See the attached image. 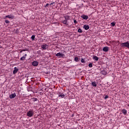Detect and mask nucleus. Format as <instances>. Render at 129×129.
<instances>
[{"instance_id":"1","label":"nucleus","mask_w":129,"mask_h":129,"mask_svg":"<svg viewBox=\"0 0 129 129\" xmlns=\"http://www.w3.org/2000/svg\"><path fill=\"white\" fill-rule=\"evenodd\" d=\"M120 45L122 48L126 47V48H127L128 49H129L128 41H126V42H124V43H121Z\"/></svg>"},{"instance_id":"2","label":"nucleus","mask_w":129,"mask_h":129,"mask_svg":"<svg viewBox=\"0 0 129 129\" xmlns=\"http://www.w3.org/2000/svg\"><path fill=\"white\" fill-rule=\"evenodd\" d=\"M27 116H29V117H32V116H33V115H34V110H29V111H28L27 113Z\"/></svg>"},{"instance_id":"3","label":"nucleus","mask_w":129,"mask_h":129,"mask_svg":"<svg viewBox=\"0 0 129 129\" xmlns=\"http://www.w3.org/2000/svg\"><path fill=\"white\" fill-rule=\"evenodd\" d=\"M55 56H56V57H58V58H65V54L60 52L56 53Z\"/></svg>"},{"instance_id":"4","label":"nucleus","mask_w":129,"mask_h":129,"mask_svg":"<svg viewBox=\"0 0 129 129\" xmlns=\"http://www.w3.org/2000/svg\"><path fill=\"white\" fill-rule=\"evenodd\" d=\"M41 48L43 50H47V49H48V45L46 43H43V45H41Z\"/></svg>"},{"instance_id":"5","label":"nucleus","mask_w":129,"mask_h":129,"mask_svg":"<svg viewBox=\"0 0 129 129\" xmlns=\"http://www.w3.org/2000/svg\"><path fill=\"white\" fill-rule=\"evenodd\" d=\"M32 66H34V67H37V66H38V65H39V61H33L32 62Z\"/></svg>"},{"instance_id":"6","label":"nucleus","mask_w":129,"mask_h":129,"mask_svg":"<svg viewBox=\"0 0 129 129\" xmlns=\"http://www.w3.org/2000/svg\"><path fill=\"white\" fill-rule=\"evenodd\" d=\"M17 96V94H16V93H14L11 94L10 96L9 97L11 99H13V98H15Z\"/></svg>"},{"instance_id":"7","label":"nucleus","mask_w":129,"mask_h":129,"mask_svg":"<svg viewBox=\"0 0 129 129\" xmlns=\"http://www.w3.org/2000/svg\"><path fill=\"white\" fill-rule=\"evenodd\" d=\"M121 111H122V113H123L124 114V115H126V114L127 113V110H126V109H122L121 110Z\"/></svg>"},{"instance_id":"8","label":"nucleus","mask_w":129,"mask_h":129,"mask_svg":"<svg viewBox=\"0 0 129 129\" xmlns=\"http://www.w3.org/2000/svg\"><path fill=\"white\" fill-rule=\"evenodd\" d=\"M8 18V19H14L15 18V16H14V15H7L6 17H5V18Z\"/></svg>"},{"instance_id":"9","label":"nucleus","mask_w":129,"mask_h":129,"mask_svg":"<svg viewBox=\"0 0 129 129\" xmlns=\"http://www.w3.org/2000/svg\"><path fill=\"white\" fill-rule=\"evenodd\" d=\"M81 18H82V19H83L84 20H88V16L87 15H82L81 16Z\"/></svg>"},{"instance_id":"10","label":"nucleus","mask_w":129,"mask_h":129,"mask_svg":"<svg viewBox=\"0 0 129 129\" xmlns=\"http://www.w3.org/2000/svg\"><path fill=\"white\" fill-rule=\"evenodd\" d=\"M19 71V69H18L17 67L14 68V70L13 71V74H16V73H18V72Z\"/></svg>"},{"instance_id":"11","label":"nucleus","mask_w":129,"mask_h":129,"mask_svg":"<svg viewBox=\"0 0 129 129\" xmlns=\"http://www.w3.org/2000/svg\"><path fill=\"white\" fill-rule=\"evenodd\" d=\"M68 20V18H67V17H65V20L61 21L62 24H64V25H68V24L67 23Z\"/></svg>"},{"instance_id":"12","label":"nucleus","mask_w":129,"mask_h":129,"mask_svg":"<svg viewBox=\"0 0 129 129\" xmlns=\"http://www.w3.org/2000/svg\"><path fill=\"white\" fill-rule=\"evenodd\" d=\"M58 97H60V98H64L65 97L66 95L65 94L63 93H59Z\"/></svg>"},{"instance_id":"13","label":"nucleus","mask_w":129,"mask_h":129,"mask_svg":"<svg viewBox=\"0 0 129 129\" xmlns=\"http://www.w3.org/2000/svg\"><path fill=\"white\" fill-rule=\"evenodd\" d=\"M93 60H95V61H98L99 57H98L96 55H94L93 57Z\"/></svg>"},{"instance_id":"14","label":"nucleus","mask_w":129,"mask_h":129,"mask_svg":"<svg viewBox=\"0 0 129 129\" xmlns=\"http://www.w3.org/2000/svg\"><path fill=\"white\" fill-rule=\"evenodd\" d=\"M103 51L104 52H108V47L106 46V47H103Z\"/></svg>"},{"instance_id":"15","label":"nucleus","mask_w":129,"mask_h":129,"mask_svg":"<svg viewBox=\"0 0 129 129\" xmlns=\"http://www.w3.org/2000/svg\"><path fill=\"white\" fill-rule=\"evenodd\" d=\"M84 29H85L86 30H89V25H84Z\"/></svg>"},{"instance_id":"16","label":"nucleus","mask_w":129,"mask_h":129,"mask_svg":"<svg viewBox=\"0 0 129 129\" xmlns=\"http://www.w3.org/2000/svg\"><path fill=\"white\" fill-rule=\"evenodd\" d=\"M24 56H23V57H21V58H20L21 61H24V60H25V59H26V57H27V54H25Z\"/></svg>"},{"instance_id":"17","label":"nucleus","mask_w":129,"mask_h":129,"mask_svg":"<svg viewBox=\"0 0 129 129\" xmlns=\"http://www.w3.org/2000/svg\"><path fill=\"white\" fill-rule=\"evenodd\" d=\"M91 84L94 87H96V86H97V84H96V82H95V81L92 82Z\"/></svg>"},{"instance_id":"18","label":"nucleus","mask_w":129,"mask_h":129,"mask_svg":"<svg viewBox=\"0 0 129 129\" xmlns=\"http://www.w3.org/2000/svg\"><path fill=\"white\" fill-rule=\"evenodd\" d=\"M74 60L76 62H79V58L78 57H75Z\"/></svg>"},{"instance_id":"19","label":"nucleus","mask_w":129,"mask_h":129,"mask_svg":"<svg viewBox=\"0 0 129 129\" xmlns=\"http://www.w3.org/2000/svg\"><path fill=\"white\" fill-rule=\"evenodd\" d=\"M115 24H116V23L115 22H113L111 23V26L112 27H114L115 26Z\"/></svg>"},{"instance_id":"20","label":"nucleus","mask_w":129,"mask_h":129,"mask_svg":"<svg viewBox=\"0 0 129 129\" xmlns=\"http://www.w3.org/2000/svg\"><path fill=\"white\" fill-rule=\"evenodd\" d=\"M78 33H82L83 31L82 29H81V28H79L78 30Z\"/></svg>"},{"instance_id":"21","label":"nucleus","mask_w":129,"mask_h":129,"mask_svg":"<svg viewBox=\"0 0 129 129\" xmlns=\"http://www.w3.org/2000/svg\"><path fill=\"white\" fill-rule=\"evenodd\" d=\"M33 101H38V99L37 98H33Z\"/></svg>"},{"instance_id":"22","label":"nucleus","mask_w":129,"mask_h":129,"mask_svg":"<svg viewBox=\"0 0 129 129\" xmlns=\"http://www.w3.org/2000/svg\"><path fill=\"white\" fill-rule=\"evenodd\" d=\"M35 35H32L31 36V39H32V41H34V40H35Z\"/></svg>"},{"instance_id":"23","label":"nucleus","mask_w":129,"mask_h":129,"mask_svg":"<svg viewBox=\"0 0 129 129\" xmlns=\"http://www.w3.org/2000/svg\"><path fill=\"white\" fill-rule=\"evenodd\" d=\"M92 63H90L89 64V67H90V68H92Z\"/></svg>"},{"instance_id":"24","label":"nucleus","mask_w":129,"mask_h":129,"mask_svg":"<svg viewBox=\"0 0 129 129\" xmlns=\"http://www.w3.org/2000/svg\"><path fill=\"white\" fill-rule=\"evenodd\" d=\"M5 22L6 24H10V22L9 20H5Z\"/></svg>"},{"instance_id":"25","label":"nucleus","mask_w":129,"mask_h":129,"mask_svg":"<svg viewBox=\"0 0 129 129\" xmlns=\"http://www.w3.org/2000/svg\"><path fill=\"white\" fill-rule=\"evenodd\" d=\"M81 62H82V63H85V61L84 60V59L82 58L81 59Z\"/></svg>"},{"instance_id":"26","label":"nucleus","mask_w":129,"mask_h":129,"mask_svg":"<svg viewBox=\"0 0 129 129\" xmlns=\"http://www.w3.org/2000/svg\"><path fill=\"white\" fill-rule=\"evenodd\" d=\"M74 23H75V25H76V24H77V21H76V20H75L74 21Z\"/></svg>"},{"instance_id":"27","label":"nucleus","mask_w":129,"mask_h":129,"mask_svg":"<svg viewBox=\"0 0 129 129\" xmlns=\"http://www.w3.org/2000/svg\"><path fill=\"white\" fill-rule=\"evenodd\" d=\"M48 6H49V4H46V5L45 6V8H48Z\"/></svg>"},{"instance_id":"28","label":"nucleus","mask_w":129,"mask_h":129,"mask_svg":"<svg viewBox=\"0 0 129 129\" xmlns=\"http://www.w3.org/2000/svg\"><path fill=\"white\" fill-rule=\"evenodd\" d=\"M105 99H107V98H108V96H107V95H106L105 96Z\"/></svg>"},{"instance_id":"29","label":"nucleus","mask_w":129,"mask_h":129,"mask_svg":"<svg viewBox=\"0 0 129 129\" xmlns=\"http://www.w3.org/2000/svg\"><path fill=\"white\" fill-rule=\"evenodd\" d=\"M54 4H55V2H53V3H51L50 5V6H52V5H54Z\"/></svg>"},{"instance_id":"30","label":"nucleus","mask_w":129,"mask_h":129,"mask_svg":"<svg viewBox=\"0 0 129 129\" xmlns=\"http://www.w3.org/2000/svg\"><path fill=\"white\" fill-rule=\"evenodd\" d=\"M23 52V50H21V51H20V53H22Z\"/></svg>"},{"instance_id":"31","label":"nucleus","mask_w":129,"mask_h":129,"mask_svg":"<svg viewBox=\"0 0 129 129\" xmlns=\"http://www.w3.org/2000/svg\"><path fill=\"white\" fill-rule=\"evenodd\" d=\"M63 53H66V51H63Z\"/></svg>"},{"instance_id":"32","label":"nucleus","mask_w":129,"mask_h":129,"mask_svg":"<svg viewBox=\"0 0 129 129\" xmlns=\"http://www.w3.org/2000/svg\"><path fill=\"white\" fill-rule=\"evenodd\" d=\"M0 81H1V79H0Z\"/></svg>"}]
</instances>
